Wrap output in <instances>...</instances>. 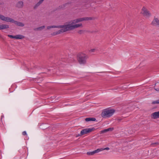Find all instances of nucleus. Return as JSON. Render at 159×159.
Here are the masks:
<instances>
[{"mask_svg":"<svg viewBox=\"0 0 159 159\" xmlns=\"http://www.w3.org/2000/svg\"><path fill=\"white\" fill-rule=\"evenodd\" d=\"M8 36L11 38L15 39V36H13L12 35H8Z\"/></svg>","mask_w":159,"mask_h":159,"instance_id":"412c9836","label":"nucleus"},{"mask_svg":"<svg viewBox=\"0 0 159 159\" xmlns=\"http://www.w3.org/2000/svg\"><path fill=\"white\" fill-rule=\"evenodd\" d=\"M141 14L146 19H149L152 16V14L150 11L145 6L143 7L142 8Z\"/></svg>","mask_w":159,"mask_h":159,"instance_id":"20e7f679","label":"nucleus"},{"mask_svg":"<svg viewBox=\"0 0 159 159\" xmlns=\"http://www.w3.org/2000/svg\"><path fill=\"white\" fill-rule=\"evenodd\" d=\"M88 58V56L84 53L79 54L77 57L78 63L80 65H85L86 63V60Z\"/></svg>","mask_w":159,"mask_h":159,"instance_id":"f03ea898","label":"nucleus"},{"mask_svg":"<svg viewBox=\"0 0 159 159\" xmlns=\"http://www.w3.org/2000/svg\"><path fill=\"white\" fill-rule=\"evenodd\" d=\"M152 103V104H158L157 100L153 101Z\"/></svg>","mask_w":159,"mask_h":159,"instance_id":"aec40b11","label":"nucleus"},{"mask_svg":"<svg viewBox=\"0 0 159 159\" xmlns=\"http://www.w3.org/2000/svg\"><path fill=\"white\" fill-rule=\"evenodd\" d=\"M92 19L91 17H84L70 20L64 25H59L58 27L61 29V30L56 33V34H59L62 32L72 30L76 28L82 27V24L78 23L84 21L91 20Z\"/></svg>","mask_w":159,"mask_h":159,"instance_id":"f257e3e1","label":"nucleus"},{"mask_svg":"<svg viewBox=\"0 0 159 159\" xmlns=\"http://www.w3.org/2000/svg\"><path fill=\"white\" fill-rule=\"evenodd\" d=\"M48 26L47 27V28L48 29H50L51 28H59L58 27V26Z\"/></svg>","mask_w":159,"mask_h":159,"instance_id":"a211bd4d","label":"nucleus"},{"mask_svg":"<svg viewBox=\"0 0 159 159\" xmlns=\"http://www.w3.org/2000/svg\"><path fill=\"white\" fill-rule=\"evenodd\" d=\"M9 28V26L7 24L0 25V30L7 29Z\"/></svg>","mask_w":159,"mask_h":159,"instance_id":"f8f14e48","label":"nucleus"},{"mask_svg":"<svg viewBox=\"0 0 159 159\" xmlns=\"http://www.w3.org/2000/svg\"><path fill=\"white\" fill-rule=\"evenodd\" d=\"M22 134H23V135H26L27 134H26V132L25 131H24L22 133Z\"/></svg>","mask_w":159,"mask_h":159,"instance_id":"5701e85b","label":"nucleus"},{"mask_svg":"<svg viewBox=\"0 0 159 159\" xmlns=\"http://www.w3.org/2000/svg\"><path fill=\"white\" fill-rule=\"evenodd\" d=\"M113 128H110L107 129H105L103 130H102L100 131L101 134L104 133L109 131H111L113 130Z\"/></svg>","mask_w":159,"mask_h":159,"instance_id":"ddd939ff","label":"nucleus"},{"mask_svg":"<svg viewBox=\"0 0 159 159\" xmlns=\"http://www.w3.org/2000/svg\"><path fill=\"white\" fill-rule=\"evenodd\" d=\"M97 49L96 48H91L90 50H89V52L92 53L95 52V51Z\"/></svg>","mask_w":159,"mask_h":159,"instance_id":"f3484780","label":"nucleus"},{"mask_svg":"<svg viewBox=\"0 0 159 159\" xmlns=\"http://www.w3.org/2000/svg\"><path fill=\"white\" fill-rule=\"evenodd\" d=\"M115 111L113 109L108 108L104 109L101 113V116L103 118H109L113 115Z\"/></svg>","mask_w":159,"mask_h":159,"instance_id":"7ed1b4c3","label":"nucleus"},{"mask_svg":"<svg viewBox=\"0 0 159 159\" xmlns=\"http://www.w3.org/2000/svg\"><path fill=\"white\" fill-rule=\"evenodd\" d=\"M45 28V26L44 25H43L42 26H41L40 27H39L36 29L38 31H41L44 29Z\"/></svg>","mask_w":159,"mask_h":159,"instance_id":"dca6fc26","label":"nucleus"},{"mask_svg":"<svg viewBox=\"0 0 159 159\" xmlns=\"http://www.w3.org/2000/svg\"><path fill=\"white\" fill-rule=\"evenodd\" d=\"M121 110H127V111L128 107H123L122 106H121Z\"/></svg>","mask_w":159,"mask_h":159,"instance_id":"6ab92c4d","label":"nucleus"},{"mask_svg":"<svg viewBox=\"0 0 159 159\" xmlns=\"http://www.w3.org/2000/svg\"><path fill=\"white\" fill-rule=\"evenodd\" d=\"M12 20L13 21H11V23H14L15 24L17 25L18 26L22 27L24 26V24L21 22H19L15 21L13 19H12Z\"/></svg>","mask_w":159,"mask_h":159,"instance_id":"9b49d317","label":"nucleus"},{"mask_svg":"<svg viewBox=\"0 0 159 159\" xmlns=\"http://www.w3.org/2000/svg\"><path fill=\"white\" fill-rule=\"evenodd\" d=\"M96 119L94 118H87L85 119V120L86 121H94Z\"/></svg>","mask_w":159,"mask_h":159,"instance_id":"2eb2a0df","label":"nucleus"},{"mask_svg":"<svg viewBox=\"0 0 159 159\" xmlns=\"http://www.w3.org/2000/svg\"><path fill=\"white\" fill-rule=\"evenodd\" d=\"M155 144H157V145H158L159 144V143H155Z\"/></svg>","mask_w":159,"mask_h":159,"instance_id":"cd10ccee","label":"nucleus"},{"mask_svg":"<svg viewBox=\"0 0 159 159\" xmlns=\"http://www.w3.org/2000/svg\"><path fill=\"white\" fill-rule=\"evenodd\" d=\"M151 24L153 26L159 27V19L154 17Z\"/></svg>","mask_w":159,"mask_h":159,"instance_id":"423d86ee","label":"nucleus"},{"mask_svg":"<svg viewBox=\"0 0 159 159\" xmlns=\"http://www.w3.org/2000/svg\"><path fill=\"white\" fill-rule=\"evenodd\" d=\"M150 116L152 119L155 120L159 119V111L152 113Z\"/></svg>","mask_w":159,"mask_h":159,"instance_id":"0eeeda50","label":"nucleus"},{"mask_svg":"<svg viewBox=\"0 0 159 159\" xmlns=\"http://www.w3.org/2000/svg\"><path fill=\"white\" fill-rule=\"evenodd\" d=\"M83 32V31L82 30L79 31L78 33L79 34H82Z\"/></svg>","mask_w":159,"mask_h":159,"instance_id":"b1692460","label":"nucleus"},{"mask_svg":"<svg viewBox=\"0 0 159 159\" xmlns=\"http://www.w3.org/2000/svg\"><path fill=\"white\" fill-rule=\"evenodd\" d=\"M43 1H44V0H39V4H41V3H42L43 2Z\"/></svg>","mask_w":159,"mask_h":159,"instance_id":"393cba45","label":"nucleus"},{"mask_svg":"<svg viewBox=\"0 0 159 159\" xmlns=\"http://www.w3.org/2000/svg\"><path fill=\"white\" fill-rule=\"evenodd\" d=\"M155 89L157 91H159V88Z\"/></svg>","mask_w":159,"mask_h":159,"instance_id":"a878e982","label":"nucleus"},{"mask_svg":"<svg viewBox=\"0 0 159 159\" xmlns=\"http://www.w3.org/2000/svg\"><path fill=\"white\" fill-rule=\"evenodd\" d=\"M0 19L3 21L10 22L13 21L12 20V18L8 17L5 16L1 14H0Z\"/></svg>","mask_w":159,"mask_h":159,"instance_id":"6e6552de","label":"nucleus"},{"mask_svg":"<svg viewBox=\"0 0 159 159\" xmlns=\"http://www.w3.org/2000/svg\"><path fill=\"white\" fill-rule=\"evenodd\" d=\"M25 38V37L20 34L17 35L15 36V39H22Z\"/></svg>","mask_w":159,"mask_h":159,"instance_id":"4468645a","label":"nucleus"},{"mask_svg":"<svg viewBox=\"0 0 159 159\" xmlns=\"http://www.w3.org/2000/svg\"><path fill=\"white\" fill-rule=\"evenodd\" d=\"M103 149H104V150H109L110 149V148H109L107 147L105 148H103Z\"/></svg>","mask_w":159,"mask_h":159,"instance_id":"4be33fe9","label":"nucleus"},{"mask_svg":"<svg viewBox=\"0 0 159 159\" xmlns=\"http://www.w3.org/2000/svg\"><path fill=\"white\" fill-rule=\"evenodd\" d=\"M103 150H104L103 148H98L93 151L88 152L87 153V154L88 155H92L94 154L95 153H98Z\"/></svg>","mask_w":159,"mask_h":159,"instance_id":"1a4fd4ad","label":"nucleus"},{"mask_svg":"<svg viewBox=\"0 0 159 159\" xmlns=\"http://www.w3.org/2000/svg\"><path fill=\"white\" fill-rule=\"evenodd\" d=\"M158 104H159V100H157Z\"/></svg>","mask_w":159,"mask_h":159,"instance_id":"bb28decb","label":"nucleus"},{"mask_svg":"<svg viewBox=\"0 0 159 159\" xmlns=\"http://www.w3.org/2000/svg\"><path fill=\"white\" fill-rule=\"evenodd\" d=\"M94 129L92 128H87L83 129L82 130L80 133V134H79L78 135H76V137H78L79 136H82V135L87 134L89 133L93 130H94Z\"/></svg>","mask_w":159,"mask_h":159,"instance_id":"39448f33","label":"nucleus"},{"mask_svg":"<svg viewBox=\"0 0 159 159\" xmlns=\"http://www.w3.org/2000/svg\"><path fill=\"white\" fill-rule=\"evenodd\" d=\"M24 6V2L22 1H19L17 2L16 4V7L19 8H22Z\"/></svg>","mask_w":159,"mask_h":159,"instance_id":"9d476101","label":"nucleus"}]
</instances>
